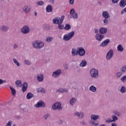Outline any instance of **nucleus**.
<instances>
[{
  "label": "nucleus",
  "instance_id": "47",
  "mask_svg": "<svg viewBox=\"0 0 126 126\" xmlns=\"http://www.w3.org/2000/svg\"><path fill=\"white\" fill-rule=\"evenodd\" d=\"M50 115L46 114L43 116V119L44 120H48V118H50Z\"/></svg>",
  "mask_w": 126,
  "mask_h": 126
},
{
  "label": "nucleus",
  "instance_id": "32",
  "mask_svg": "<svg viewBox=\"0 0 126 126\" xmlns=\"http://www.w3.org/2000/svg\"><path fill=\"white\" fill-rule=\"evenodd\" d=\"M9 88L12 92V95L15 96V94H16V90H15L12 87H10Z\"/></svg>",
  "mask_w": 126,
  "mask_h": 126
},
{
  "label": "nucleus",
  "instance_id": "8",
  "mask_svg": "<svg viewBox=\"0 0 126 126\" xmlns=\"http://www.w3.org/2000/svg\"><path fill=\"white\" fill-rule=\"evenodd\" d=\"M46 104L42 100H39L37 103L34 105V108L37 109L38 108H45Z\"/></svg>",
  "mask_w": 126,
  "mask_h": 126
},
{
  "label": "nucleus",
  "instance_id": "54",
  "mask_svg": "<svg viewBox=\"0 0 126 126\" xmlns=\"http://www.w3.org/2000/svg\"><path fill=\"white\" fill-rule=\"evenodd\" d=\"M120 0H112V3H118L119 2V1Z\"/></svg>",
  "mask_w": 126,
  "mask_h": 126
},
{
  "label": "nucleus",
  "instance_id": "51",
  "mask_svg": "<svg viewBox=\"0 0 126 126\" xmlns=\"http://www.w3.org/2000/svg\"><path fill=\"white\" fill-rule=\"evenodd\" d=\"M75 10H74V9L73 8H72L70 11V14L71 15H72L73 14H74V13H75Z\"/></svg>",
  "mask_w": 126,
  "mask_h": 126
},
{
  "label": "nucleus",
  "instance_id": "19",
  "mask_svg": "<svg viewBox=\"0 0 126 126\" xmlns=\"http://www.w3.org/2000/svg\"><path fill=\"white\" fill-rule=\"evenodd\" d=\"M56 92L57 93H67V89L63 88L59 89L57 90Z\"/></svg>",
  "mask_w": 126,
  "mask_h": 126
},
{
  "label": "nucleus",
  "instance_id": "63",
  "mask_svg": "<svg viewBox=\"0 0 126 126\" xmlns=\"http://www.w3.org/2000/svg\"><path fill=\"white\" fill-rule=\"evenodd\" d=\"M2 84V79H0V85H1Z\"/></svg>",
  "mask_w": 126,
  "mask_h": 126
},
{
  "label": "nucleus",
  "instance_id": "34",
  "mask_svg": "<svg viewBox=\"0 0 126 126\" xmlns=\"http://www.w3.org/2000/svg\"><path fill=\"white\" fill-rule=\"evenodd\" d=\"M13 62L14 63H15V64H16V65L17 66H18V67L20 66V63H19V62H18V61H17V60L16 59H13Z\"/></svg>",
  "mask_w": 126,
  "mask_h": 126
},
{
  "label": "nucleus",
  "instance_id": "31",
  "mask_svg": "<svg viewBox=\"0 0 126 126\" xmlns=\"http://www.w3.org/2000/svg\"><path fill=\"white\" fill-rule=\"evenodd\" d=\"M33 97H34V95L31 93H29L27 94V98L28 100L31 99V98H33Z\"/></svg>",
  "mask_w": 126,
  "mask_h": 126
},
{
  "label": "nucleus",
  "instance_id": "37",
  "mask_svg": "<svg viewBox=\"0 0 126 126\" xmlns=\"http://www.w3.org/2000/svg\"><path fill=\"white\" fill-rule=\"evenodd\" d=\"M120 92H121L122 94H125V93L126 92V87L124 86L121 87L120 89Z\"/></svg>",
  "mask_w": 126,
  "mask_h": 126
},
{
  "label": "nucleus",
  "instance_id": "7",
  "mask_svg": "<svg viewBox=\"0 0 126 126\" xmlns=\"http://www.w3.org/2000/svg\"><path fill=\"white\" fill-rule=\"evenodd\" d=\"M61 74H62V69H58L53 72L52 76L53 78H59Z\"/></svg>",
  "mask_w": 126,
  "mask_h": 126
},
{
  "label": "nucleus",
  "instance_id": "64",
  "mask_svg": "<svg viewBox=\"0 0 126 126\" xmlns=\"http://www.w3.org/2000/svg\"><path fill=\"white\" fill-rule=\"evenodd\" d=\"M121 14H124V13H125V11H124V10H122V11H121Z\"/></svg>",
  "mask_w": 126,
  "mask_h": 126
},
{
  "label": "nucleus",
  "instance_id": "57",
  "mask_svg": "<svg viewBox=\"0 0 126 126\" xmlns=\"http://www.w3.org/2000/svg\"><path fill=\"white\" fill-rule=\"evenodd\" d=\"M81 125H82V126H86V125H87V123H86V122H85V121H82L81 122Z\"/></svg>",
  "mask_w": 126,
  "mask_h": 126
},
{
  "label": "nucleus",
  "instance_id": "60",
  "mask_svg": "<svg viewBox=\"0 0 126 126\" xmlns=\"http://www.w3.org/2000/svg\"><path fill=\"white\" fill-rule=\"evenodd\" d=\"M20 108L21 110H22V111H24V110H25V108H23V106H22V105H21L20 106Z\"/></svg>",
  "mask_w": 126,
  "mask_h": 126
},
{
  "label": "nucleus",
  "instance_id": "4",
  "mask_svg": "<svg viewBox=\"0 0 126 126\" xmlns=\"http://www.w3.org/2000/svg\"><path fill=\"white\" fill-rule=\"evenodd\" d=\"M63 19L64 16H61V18L58 17L53 19V23L54 24H62L63 22Z\"/></svg>",
  "mask_w": 126,
  "mask_h": 126
},
{
  "label": "nucleus",
  "instance_id": "45",
  "mask_svg": "<svg viewBox=\"0 0 126 126\" xmlns=\"http://www.w3.org/2000/svg\"><path fill=\"white\" fill-rule=\"evenodd\" d=\"M121 80L122 82H123L124 83H126V76H123L121 78Z\"/></svg>",
  "mask_w": 126,
  "mask_h": 126
},
{
  "label": "nucleus",
  "instance_id": "11",
  "mask_svg": "<svg viewBox=\"0 0 126 126\" xmlns=\"http://www.w3.org/2000/svg\"><path fill=\"white\" fill-rule=\"evenodd\" d=\"M110 42H111V40L110 39H106L104 40L103 41H102L99 45L100 47H107L109 44H110Z\"/></svg>",
  "mask_w": 126,
  "mask_h": 126
},
{
  "label": "nucleus",
  "instance_id": "16",
  "mask_svg": "<svg viewBox=\"0 0 126 126\" xmlns=\"http://www.w3.org/2000/svg\"><path fill=\"white\" fill-rule=\"evenodd\" d=\"M23 12L26 13H29L31 10V8L29 6L25 5L23 7Z\"/></svg>",
  "mask_w": 126,
  "mask_h": 126
},
{
  "label": "nucleus",
  "instance_id": "35",
  "mask_svg": "<svg viewBox=\"0 0 126 126\" xmlns=\"http://www.w3.org/2000/svg\"><path fill=\"white\" fill-rule=\"evenodd\" d=\"M120 69V71L122 72L123 73H125V72H126V65L122 66Z\"/></svg>",
  "mask_w": 126,
  "mask_h": 126
},
{
  "label": "nucleus",
  "instance_id": "49",
  "mask_svg": "<svg viewBox=\"0 0 126 126\" xmlns=\"http://www.w3.org/2000/svg\"><path fill=\"white\" fill-rule=\"evenodd\" d=\"M58 28H59V29L61 30H63V29H64L63 25H62V24H58Z\"/></svg>",
  "mask_w": 126,
  "mask_h": 126
},
{
  "label": "nucleus",
  "instance_id": "27",
  "mask_svg": "<svg viewBox=\"0 0 126 126\" xmlns=\"http://www.w3.org/2000/svg\"><path fill=\"white\" fill-rule=\"evenodd\" d=\"M76 98L72 97L69 101L70 105L71 106H73L75 103H76Z\"/></svg>",
  "mask_w": 126,
  "mask_h": 126
},
{
  "label": "nucleus",
  "instance_id": "29",
  "mask_svg": "<svg viewBox=\"0 0 126 126\" xmlns=\"http://www.w3.org/2000/svg\"><path fill=\"white\" fill-rule=\"evenodd\" d=\"M90 126H98L99 123L93 122V121H90Z\"/></svg>",
  "mask_w": 126,
  "mask_h": 126
},
{
  "label": "nucleus",
  "instance_id": "39",
  "mask_svg": "<svg viewBox=\"0 0 126 126\" xmlns=\"http://www.w3.org/2000/svg\"><path fill=\"white\" fill-rule=\"evenodd\" d=\"M71 28V26H70V25L68 24H67L65 25V27L64 28V29H65V30H70Z\"/></svg>",
  "mask_w": 126,
  "mask_h": 126
},
{
  "label": "nucleus",
  "instance_id": "20",
  "mask_svg": "<svg viewBox=\"0 0 126 126\" xmlns=\"http://www.w3.org/2000/svg\"><path fill=\"white\" fill-rule=\"evenodd\" d=\"M91 119L92 121H97L99 119V115H95V114H92L91 116Z\"/></svg>",
  "mask_w": 126,
  "mask_h": 126
},
{
  "label": "nucleus",
  "instance_id": "55",
  "mask_svg": "<svg viewBox=\"0 0 126 126\" xmlns=\"http://www.w3.org/2000/svg\"><path fill=\"white\" fill-rule=\"evenodd\" d=\"M15 118L16 120H20V119H21V117H20L19 115L16 116Z\"/></svg>",
  "mask_w": 126,
  "mask_h": 126
},
{
  "label": "nucleus",
  "instance_id": "30",
  "mask_svg": "<svg viewBox=\"0 0 126 126\" xmlns=\"http://www.w3.org/2000/svg\"><path fill=\"white\" fill-rule=\"evenodd\" d=\"M117 51L118 52H124V47L122 45H119L117 47Z\"/></svg>",
  "mask_w": 126,
  "mask_h": 126
},
{
  "label": "nucleus",
  "instance_id": "26",
  "mask_svg": "<svg viewBox=\"0 0 126 126\" xmlns=\"http://www.w3.org/2000/svg\"><path fill=\"white\" fill-rule=\"evenodd\" d=\"M87 65V62L85 60H82L80 63L79 65L81 67H84Z\"/></svg>",
  "mask_w": 126,
  "mask_h": 126
},
{
  "label": "nucleus",
  "instance_id": "10",
  "mask_svg": "<svg viewBox=\"0 0 126 126\" xmlns=\"http://www.w3.org/2000/svg\"><path fill=\"white\" fill-rule=\"evenodd\" d=\"M114 57V51L113 50L110 49L106 55V60L109 61L112 59Z\"/></svg>",
  "mask_w": 126,
  "mask_h": 126
},
{
  "label": "nucleus",
  "instance_id": "53",
  "mask_svg": "<svg viewBox=\"0 0 126 126\" xmlns=\"http://www.w3.org/2000/svg\"><path fill=\"white\" fill-rule=\"evenodd\" d=\"M11 124H12V121H9L6 125V126H11Z\"/></svg>",
  "mask_w": 126,
  "mask_h": 126
},
{
  "label": "nucleus",
  "instance_id": "9",
  "mask_svg": "<svg viewBox=\"0 0 126 126\" xmlns=\"http://www.w3.org/2000/svg\"><path fill=\"white\" fill-rule=\"evenodd\" d=\"M23 34H28L30 32V28L28 26H25L21 29Z\"/></svg>",
  "mask_w": 126,
  "mask_h": 126
},
{
  "label": "nucleus",
  "instance_id": "3",
  "mask_svg": "<svg viewBox=\"0 0 126 126\" xmlns=\"http://www.w3.org/2000/svg\"><path fill=\"white\" fill-rule=\"evenodd\" d=\"M91 76L93 77V78L97 79L99 77V73L98 71V69L93 68L90 71Z\"/></svg>",
  "mask_w": 126,
  "mask_h": 126
},
{
  "label": "nucleus",
  "instance_id": "56",
  "mask_svg": "<svg viewBox=\"0 0 126 126\" xmlns=\"http://www.w3.org/2000/svg\"><path fill=\"white\" fill-rule=\"evenodd\" d=\"M69 3L72 5L74 4V0H69Z\"/></svg>",
  "mask_w": 126,
  "mask_h": 126
},
{
  "label": "nucleus",
  "instance_id": "15",
  "mask_svg": "<svg viewBox=\"0 0 126 126\" xmlns=\"http://www.w3.org/2000/svg\"><path fill=\"white\" fill-rule=\"evenodd\" d=\"M37 79L38 82H43L44 81V75L42 73H39L37 74Z\"/></svg>",
  "mask_w": 126,
  "mask_h": 126
},
{
  "label": "nucleus",
  "instance_id": "13",
  "mask_svg": "<svg viewBox=\"0 0 126 126\" xmlns=\"http://www.w3.org/2000/svg\"><path fill=\"white\" fill-rule=\"evenodd\" d=\"M75 117H77L78 119H83L84 118V113L83 112H76L74 113Z\"/></svg>",
  "mask_w": 126,
  "mask_h": 126
},
{
  "label": "nucleus",
  "instance_id": "40",
  "mask_svg": "<svg viewBox=\"0 0 126 126\" xmlns=\"http://www.w3.org/2000/svg\"><path fill=\"white\" fill-rule=\"evenodd\" d=\"M103 25H108V24H109V20H108V18H104L103 20Z\"/></svg>",
  "mask_w": 126,
  "mask_h": 126
},
{
  "label": "nucleus",
  "instance_id": "43",
  "mask_svg": "<svg viewBox=\"0 0 126 126\" xmlns=\"http://www.w3.org/2000/svg\"><path fill=\"white\" fill-rule=\"evenodd\" d=\"M113 114L118 117H120V116H121V113L117 110L113 111Z\"/></svg>",
  "mask_w": 126,
  "mask_h": 126
},
{
  "label": "nucleus",
  "instance_id": "25",
  "mask_svg": "<svg viewBox=\"0 0 126 126\" xmlns=\"http://www.w3.org/2000/svg\"><path fill=\"white\" fill-rule=\"evenodd\" d=\"M71 55L72 57H75V56H77L78 53H77V50L75 48H72L71 51Z\"/></svg>",
  "mask_w": 126,
  "mask_h": 126
},
{
  "label": "nucleus",
  "instance_id": "33",
  "mask_svg": "<svg viewBox=\"0 0 126 126\" xmlns=\"http://www.w3.org/2000/svg\"><path fill=\"white\" fill-rule=\"evenodd\" d=\"M123 73H124L123 72H121V71L118 72L116 75L117 78H121V77H122V76L123 75Z\"/></svg>",
  "mask_w": 126,
  "mask_h": 126
},
{
  "label": "nucleus",
  "instance_id": "22",
  "mask_svg": "<svg viewBox=\"0 0 126 126\" xmlns=\"http://www.w3.org/2000/svg\"><path fill=\"white\" fill-rule=\"evenodd\" d=\"M46 12H52L53 11V6L52 5H48L46 8Z\"/></svg>",
  "mask_w": 126,
  "mask_h": 126
},
{
  "label": "nucleus",
  "instance_id": "52",
  "mask_svg": "<svg viewBox=\"0 0 126 126\" xmlns=\"http://www.w3.org/2000/svg\"><path fill=\"white\" fill-rule=\"evenodd\" d=\"M38 90H40V91L41 93H46V91L45 90V89L44 88L39 89Z\"/></svg>",
  "mask_w": 126,
  "mask_h": 126
},
{
  "label": "nucleus",
  "instance_id": "24",
  "mask_svg": "<svg viewBox=\"0 0 126 126\" xmlns=\"http://www.w3.org/2000/svg\"><path fill=\"white\" fill-rule=\"evenodd\" d=\"M119 5L120 7H125L126 5V0H121Z\"/></svg>",
  "mask_w": 126,
  "mask_h": 126
},
{
  "label": "nucleus",
  "instance_id": "38",
  "mask_svg": "<svg viewBox=\"0 0 126 126\" xmlns=\"http://www.w3.org/2000/svg\"><path fill=\"white\" fill-rule=\"evenodd\" d=\"M73 19H77L78 18V14L77 12H75L73 15H71Z\"/></svg>",
  "mask_w": 126,
  "mask_h": 126
},
{
  "label": "nucleus",
  "instance_id": "44",
  "mask_svg": "<svg viewBox=\"0 0 126 126\" xmlns=\"http://www.w3.org/2000/svg\"><path fill=\"white\" fill-rule=\"evenodd\" d=\"M32 63L28 61V60H26L24 61V64H27L28 65H30Z\"/></svg>",
  "mask_w": 126,
  "mask_h": 126
},
{
  "label": "nucleus",
  "instance_id": "1",
  "mask_svg": "<svg viewBox=\"0 0 126 126\" xmlns=\"http://www.w3.org/2000/svg\"><path fill=\"white\" fill-rule=\"evenodd\" d=\"M32 46L34 49L39 50L44 47V44L42 41L36 40L32 42Z\"/></svg>",
  "mask_w": 126,
  "mask_h": 126
},
{
  "label": "nucleus",
  "instance_id": "42",
  "mask_svg": "<svg viewBox=\"0 0 126 126\" xmlns=\"http://www.w3.org/2000/svg\"><path fill=\"white\" fill-rule=\"evenodd\" d=\"M112 122H115L116 121H118V117H117L116 115H112Z\"/></svg>",
  "mask_w": 126,
  "mask_h": 126
},
{
  "label": "nucleus",
  "instance_id": "36",
  "mask_svg": "<svg viewBox=\"0 0 126 126\" xmlns=\"http://www.w3.org/2000/svg\"><path fill=\"white\" fill-rule=\"evenodd\" d=\"M53 40H54V38L52 37H48L46 39V42H47V43H51V42H52Z\"/></svg>",
  "mask_w": 126,
  "mask_h": 126
},
{
  "label": "nucleus",
  "instance_id": "23",
  "mask_svg": "<svg viewBox=\"0 0 126 126\" xmlns=\"http://www.w3.org/2000/svg\"><path fill=\"white\" fill-rule=\"evenodd\" d=\"M15 84L16 87H21L22 86V81L20 80H18L15 82Z\"/></svg>",
  "mask_w": 126,
  "mask_h": 126
},
{
  "label": "nucleus",
  "instance_id": "14",
  "mask_svg": "<svg viewBox=\"0 0 126 126\" xmlns=\"http://www.w3.org/2000/svg\"><path fill=\"white\" fill-rule=\"evenodd\" d=\"M0 30L2 32L5 33L9 30V27L5 25H2L0 27Z\"/></svg>",
  "mask_w": 126,
  "mask_h": 126
},
{
  "label": "nucleus",
  "instance_id": "17",
  "mask_svg": "<svg viewBox=\"0 0 126 126\" xmlns=\"http://www.w3.org/2000/svg\"><path fill=\"white\" fill-rule=\"evenodd\" d=\"M99 33L101 34H106L108 32V29L107 28L102 27L99 30Z\"/></svg>",
  "mask_w": 126,
  "mask_h": 126
},
{
  "label": "nucleus",
  "instance_id": "18",
  "mask_svg": "<svg viewBox=\"0 0 126 126\" xmlns=\"http://www.w3.org/2000/svg\"><path fill=\"white\" fill-rule=\"evenodd\" d=\"M102 17L103 18H110V14L107 11L102 12Z\"/></svg>",
  "mask_w": 126,
  "mask_h": 126
},
{
  "label": "nucleus",
  "instance_id": "2",
  "mask_svg": "<svg viewBox=\"0 0 126 126\" xmlns=\"http://www.w3.org/2000/svg\"><path fill=\"white\" fill-rule=\"evenodd\" d=\"M75 34V32H74V31H72L69 32L68 34H66L64 35L63 37V41H65V42H67V41H69V40H71V39H72V38L74 37Z\"/></svg>",
  "mask_w": 126,
  "mask_h": 126
},
{
  "label": "nucleus",
  "instance_id": "12",
  "mask_svg": "<svg viewBox=\"0 0 126 126\" xmlns=\"http://www.w3.org/2000/svg\"><path fill=\"white\" fill-rule=\"evenodd\" d=\"M95 39L96 41H98V42H101L103 39H104V37L105 36L104 35L101 34V33H97L95 34Z\"/></svg>",
  "mask_w": 126,
  "mask_h": 126
},
{
  "label": "nucleus",
  "instance_id": "62",
  "mask_svg": "<svg viewBox=\"0 0 126 126\" xmlns=\"http://www.w3.org/2000/svg\"><path fill=\"white\" fill-rule=\"evenodd\" d=\"M50 2L54 4V3H55V0H50Z\"/></svg>",
  "mask_w": 126,
  "mask_h": 126
},
{
  "label": "nucleus",
  "instance_id": "48",
  "mask_svg": "<svg viewBox=\"0 0 126 126\" xmlns=\"http://www.w3.org/2000/svg\"><path fill=\"white\" fill-rule=\"evenodd\" d=\"M18 48V44L17 43H14L13 45V49L14 50H16V49Z\"/></svg>",
  "mask_w": 126,
  "mask_h": 126
},
{
  "label": "nucleus",
  "instance_id": "59",
  "mask_svg": "<svg viewBox=\"0 0 126 126\" xmlns=\"http://www.w3.org/2000/svg\"><path fill=\"white\" fill-rule=\"evenodd\" d=\"M94 33L95 34H98V33H99V31H98L97 29H94Z\"/></svg>",
  "mask_w": 126,
  "mask_h": 126
},
{
  "label": "nucleus",
  "instance_id": "28",
  "mask_svg": "<svg viewBox=\"0 0 126 126\" xmlns=\"http://www.w3.org/2000/svg\"><path fill=\"white\" fill-rule=\"evenodd\" d=\"M90 91H91V92L95 93L96 91H97V88L94 86H91L89 88Z\"/></svg>",
  "mask_w": 126,
  "mask_h": 126
},
{
  "label": "nucleus",
  "instance_id": "50",
  "mask_svg": "<svg viewBox=\"0 0 126 126\" xmlns=\"http://www.w3.org/2000/svg\"><path fill=\"white\" fill-rule=\"evenodd\" d=\"M106 123L107 124H110L111 123H113V121L111 118H108L106 120H105Z\"/></svg>",
  "mask_w": 126,
  "mask_h": 126
},
{
  "label": "nucleus",
  "instance_id": "46",
  "mask_svg": "<svg viewBox=\"0 0 126 126\" xmlns=\"http://www.w3.org/2000/svg\"><path fill=\"white\" fill-rule=\"evenodd\" d=\"M44 1H39L37 3V5H38V6L44 5Z\"/></svg>",
  "mask_w": 126,
  "mask_h": 126
},
{
  "label": "nucleus",
  "instance_id": "41",
  "mask_svg": "<svg viewBox=\"0 0 126 126\" xmlns=\"http://www.w3.org/2000/svg\"><path fill=\"white\" fill-rule=\"evenodd\" d=\"M44 29L45 30H50V26L48 24H43V25Z\"/></svg>",
  "mask_w": 126,
  "mask_h": 126
},
{
  "label": "nucleus",
  "instance_id": "21",
  "mask_svg": "<svg viewBox=\"0 0 126 126\" xmlns=\"http://www.w3.org/2000/svg\"><path fill=\"white\" fill-rule=\"evenodd\" d=\"M27 88H28V83L26 82L24 83L22 87L23 92H25L27 90Z\"/></svg>",
  "mask_w": 126,
  "mask_h": 126
},
{
  "label": "nucleus",
  "instance_id": "5",
  "mask_svg": "<svg viewBox=\"0 0 126 126\" xmlns=\"http://www.w3.org/2000/svg\"><path fill=\"white\" fill-rule=\"evenodd\" d=\"M53 110H59V111H62L63 107H62V103L61 102H56L52 106Z\"/></svg>",
  "mask_w": 126,
  "mask_h": 126
},
{
  "label": "nucleus",
  "instance_id": "6",
  "mask_svg": "<svg viewBox=\"0 0 126 126\" xmlns=\"http://www.w3.org/2000/svg\"><path fill=\"white\" fill-rule=\"evenodd\" d=\"M77 50L78 56L80 57H84L85 56L86 52L83 47H78Z\"/></svg>",
  "mask_w": 126,
  "mask_h": 126
},
{
  "label": "nucleus",
  "instance_id": "58",
  "mask_svg": "<svg viewBox=\"0 0 126 126\" xmlns=\"http://www.w3.org/2000/svg\"><path fill=\"white\" fill-rule=\"evenodd\" d=\"M58 123L59 124V125H63V120H60L58 121Z\"/></svg>",
  "mask_w": 126,
  "mask_h": 126
},
{
  "label": "nucleus",
  "instance_id": "61",
  "mask_svg": "<svg viewBox=\"0 0 126 126\" xmlns=\"http://www.w3.org/2000/svg\"><path fill=\"white\" fill-rule=\"evenodd\" d=\"M7 82V81L6 80H2V84H3V83H6Z\"/></svg>",
  "mask_w": 126,
  "mask_h": 126
}]
</instances>
